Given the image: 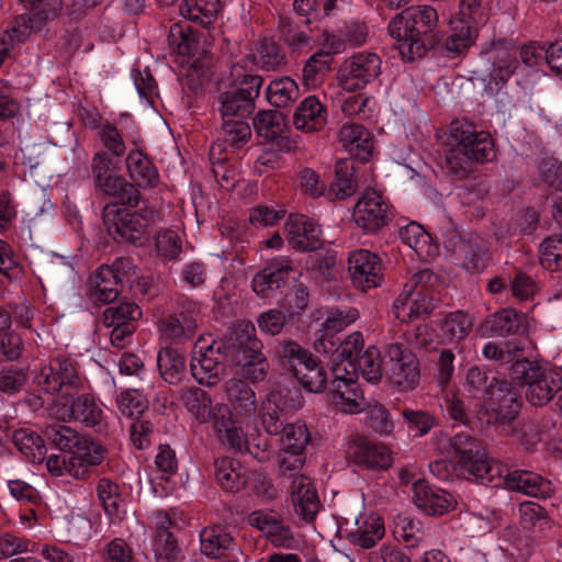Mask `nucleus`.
Wrapping results in <instances>:
<instances>
[{"label": "nucleus", "instance_id": "nucleus-54", "mask_svg": "<svg viewBox=\"0 0 562 562\" xmlns=\"http://www.w3.org/2000/svg\"><path fill=\"white\" fill-rule=\"evenodd\" d=\"M168 44L178 55L191 56L196 50L198 41L190 26L175 23L169 30Z\"/></svg>", "mask_w": 562, "mask_h": 562}, {"label": "nucleus", "instance_id": "nucleus-31", "mask_svg": "<svg viewBox=\"0 0 562 562\" xmlns=\"http://www.w3.org/2000/svg\"><path fill=\"white\" fill-rule=\"evenodd\" d=\"M251 91L241 94L232 87L227 91L220 93L217 98L218 111L222 117H247L255 110V100L257 99V89L254 86Z\"/></svg>", "mask_w": 562, "mask_h": 562}, {"label": "nucleus", "instance_id": "nucleus-6", "mask_svg": "<svg viewBox=\"0 0 562 562\" xmlns=\"http://www.w3.org/2000/svg\"><path fill=\"white\" fill-rule=\"evenodd\" d=\"M36 385L48 394L75 396L83 387L74 362L70 359L56 357L43 366L35 376Z\"/></svg>", "mask_w": 562, "mask_h": 562}, {"label": "nucleus", "instance_id": "nucleus-55", "mask_svg": "<svg viewBox=\"0 0 562 562\" xmlns=\"http://www.w3.org/2000/svg\"><path fill=\"white\" fill-rule=\"evenodd\" d=\"M44 436L55 448L68 454H71L81 437L71 427L58 423L46 426Z\"/></svg>", "mask_w": 562, "mask_h": 562}, {"label": "nucleus", "instance_id": "nucleus-52", "mask_svg": "<svg viewBox=\"0 0 562 562\" xmlns=\"http://www.w3.org/2000/svg\"><path fill=\"white\" fill-rule=\"evenodd\" d=\"M122 280L115 277L109 266H102L95 273V297L102 303H112L121 292Z\"/></svg>", "mask_w": 562, "mask_h": 562}, {"label": "nucleus", "instance_id": "nucleus-21", "mask_svg": "<svg viewBox=\"0 0 562 562\" xmlns=\"http://www.w3.org/2000/svg\"><path fill=\"white\" fill-rule=\"evenodd\" d=\"M413 492L414 504L426 515L441 516L452 510L457 505V501L450 493L430 486L423 480L414 483Z\"/></svg>", "mask_w": 562, "mask_h": 562}, {"label": "nucleus", "instance_id": "nucleus-36", "mask_svg": "<svg viewBox=\"0 0 562 562\" xmlns=\"http://www.w3.org/2000/svg\"><path fill=\"white\" fill-rule=\"evenodd\" d=\"M355 171V161L350 158H341L336 162L335 177L327 192L329 200H345L356 193Z\"/></svg>", "mask_w": 562, "mask_h": 562}, {"label": "nucleus", "instance_id": "nucleus-61", "mask_svg": "<svg viewBox=\"0 0 562 562\" xmlns=\"http://www.w3.org/2000/svg\"><path fill=\"white\" fill-rule=\"evenodd\" d=\"M401 415L407 430L414 437L426 436L436 425V418L427 411L403 408Z\"/></svg>", "mask_w": 562, "mask_h": 562}, {"label": "nucleus", "instance_id": "nucleus-53", "mask_svg": "<svg viewBox=\"0 0 562 562\" xmlns=\"http://www.w3.org/2000/svg\"><path fill=\"white\" fill-rule=\"evenodd\" d=\"M497 382H501V380L490 376L486 371L479 367H473L467 372L464 389L473 397L482 400L484 396H491Z\"/></svg>", "mask_w": 562, "mask_h": 562}, {"label": "nucleus", "instance_id": "nucleus-14", "mask_svg": "<svg viewBox=\"0 0 562 562\" xmlns=\"http://www.w3.org/2000/svg\"><path fill=\"white\" fill-rule=\"evenodd\" d=\"M382 261L376 254L367 249H357L348 256V272L355 288L367 292L381 284L383 279Z\"/></svg>", "mask_w": 562, "mask_h": 562}, {"label": "nucleus", "instance_id": "nucleus-2", "mask_svg": "<svg viewBox=\"0 0 562 562\" xmlns=\"http://www.w3.org/2000/svg\"><path fill=\"white\" fill-rule=\"evenodd\" d=\"M446 452L463 475L482 485L501 486L502 465L488 460L476 437L458 432L449 439Z\"/></svg>", "mask_w": 562, "mask_h": 562}, {"label": "nucleus", "instance_id": "nucleus-40", "mask_svg": "<svg viewBox=\"0 0 562 562\" xmlns=\"http://www.w3.org/2000/svg\"><path fill=\"white\" fill-rule=\"evenodd\" d=\"M472 326V316L462 311H454L440 321V336L447 342H459L469 335Z\"/></svg>", "mask_w": 562, "mask_h": 562}, {"label": "nucleus", "instance_id": "nucleus-46", "mask_svg": "<svg viewBox=\"0 0 562 562\" xmlns=\"http://www.w3.org/2000/svg\"><path fill=\"white\" fill-rule=\"evenodd\" d=\"M14 446L32 463H42L46 458L44 440L36 432L29 429H18L13 434Z\"/></svg>", "mask_w": 562, "mask_h": 562}, {"label": "nucleus", "instance_id": "nucleus-10", "mask_svg": "<svg viewBox=\"0 0 562 562\" xmlns=\"http://www.w3.org/2000/svg\"><path fill=\"white\" fill-rule=\"evenodd\" d=\"M200 319V306L193 301H183L178 312L162 316L157 325L162 338L175 344L192 339Z\"/></svg>", "mask_w": 562, "mask_h": 562}, {"label": "nucleus", "instance_id": "nucleus-35", "mask_svg": "<svg viewBox=\"0 0 562 562\" xmlns=\"http://www.w3.org/2000/svg\"><path fill=\"white\" fill-rule=\"evenodd\" d=\"M279 38L291 52H300L311 46L312 29L310 20L302 19L300 22L286 18H280Z\"/></svg>", "mask_w": 562, "mask_h": 562}, {"label": "nucleus", "instance_id": "nucleus-59", "mask_svg": "<svg viewBox=\"0 0 562 562\" xmlns=\"http://www.w3.org/2000/svg\"><path fill=\"white\" fill-rule=\"evenodd\" d=\"M187 409L194 415L200 423H207L212 398L207 392L200 387H190L182 395Z\"/></svg>", "mask_w": 562, "mask_h": 562}, {"label": "nucleus", "instance_id": "nucleus-45", "mask_svg": "<svg viewBox=\"0 0 562 562\" xmlns=\"http://www.w3.org/2000/svg\"><path fill=\"white\" fill-rule=\"evenodd\" d=\"M302 386L312 393L324 392L328 386L327 372L321 366L319 360L312 356V361H306L303 366L295 369L293 374Z\"/></svg>", "mask_w": 562, "mask_h": 562}, {"label": "nucleus", "instance_id": "nucleus-38", "mask_svg": "<svg viewBox=\"0 0 562 562\" xmlns=\"http://www.w3.org/2000/svg\"><path fill=\"white\" fill-rule=\"evenodd\" d=\"M214 476L220 486L227 492H238L246 484L243 467L236 459L222 457L214 460Z\"/></svg>", "mask_w": 562, "mask_h": 562}, {"label": "nucleus", "instance_id": "nucleus-15", "mask_svg": "<svg viewBox=\"0 0 562 562\" xmlns=\"http://www.w3.org/2000/svg\"><path fill=\"white\" fill-rule=\"evenodd\" d=\"M385 356L392 362V382L403 391L415 389L420 379L419 361L416 356L401 342L390 344Z\"/></svg>", "mask_w": 562, "mask_h": 562}, {"label": "nucleus", "instance_id": "nucleus-28", "mask_svg": "<svg viewBox=\"0 0 562 562\" xmlns=\"http://www.w3.org/2000/svg\"><path fill=\"white\" fill-rule=\"evenodd\" d=\"M223 389L228 403L227 406L234 414L245 418H249L256 414V393L247 381L232 378L225 381Z\"/></svg>", "mask_w": 562, "mask_h": 562}, {"label": "nucleus", "instance_id": "nucleus-22", "mask_svg": "<svg viewBox=\"0 0 562 562\" xmlns=\"http://www.w3.org/2000/svg\"><path fill=\"white\" fill-rule=\"evenodd\" d=\"M291 499L295 514L307 522H312L319 508L321 502L310 477L296 475L290 485Z\"/></svg>", "mask_w": 562, "mask_h": 562}, {"label": "nucleus", "instance_id": "nucleus-4", "mask_svg": "<svg viewBox=\"0 0 562 562\" xmlns=\"http://www.w3.org/2000/svg\"><path fill=\"white\" fill-rule=\"evenodd\" d=\"M496 403V407L488 408L480 403L475 409V418L482 427L496 425L506 434H514V423L521 406V400L517 389L512 382L501 380L490 396Z\"/></svg>", "mask_w": 562, "mask_h": 562}, {"label": "nucleus", "instance_id": "nucleus-25", "mask_svg": "<svg viewBox=\"0 0 562 562\" xmlns=\"http://www.w3.org/2000/svg\"><path fill=\"white\" fill-rule=\"evenodd\" d=\"M105 453L106 449L100 442L81 435L70 454V475L75 479H85L89 468L100 464Z\"/></svg>", "mask_w": 562, "mask_h": 562}, {"label": "nucleus", "instance_id": "nucleus-44", "mask_svg": "<svg viewBox=\"0 0 562 562\" xmlns=\"http://www.w3.org/2000/svg\"><path fill=\"white\" fill-rule=\"evenodd\" d=\"M268 102L276 108L291 106L299 98L297 83L290 77L273 79L266 89Z\"/></svg>", "mask_w": 562, "mask_h": 562}, {"label": "nucleus", "instance_id": "nucleus-50", "mask_svg": "<svg viewBox=\"0 0 562 562\" xmlns=\"http://www.w3.org/2000/svg\"><path fill=\"white\" fill-rule=\"evenodd\" d=\"M229 87L240 92L241 94H246L247 91H251L250 88L252 86L256 89L257 86V98L260 94V89L263 83V78L252 72V69L248 67L246 59H243L232 66L229 71Z\"/></svg>", "mask_w": 562, "mask_h": 562}, {"label": "nucleus", "instance_id": "nucleus-30", "mask_svg": "<svg viewBox=\"0 0 562 562\" xmlns=\"http://www.w3.org/2000/svg\"><path fill=\"white\" fill-rule=\"evenodd\" d=\"M326 108L315 95L305 98L293 114V125L296 130L312 133L319 131L326 124Z\"/></svg>", "mask_w": 562, "mask_h": 562}, {"label": "nucleus", "instance_id": "nucleus-48", "mask_svg": "<svg viewBox=\"0 0 562 562\" xmlns=\"http://www.w3.org/2000/svg\"><path fill=\"white\" fill-rule=\"evenodd\" d=\"M245 117H222L221 140L224 148H239L251 137V130Z\"/></svg>", "mask_w": 562, "mask_h": 562}, {"label": "nucleus", "instance_id": "nucleus-7", "mask_svg": "<svg viewBox=\"0 0 562 562\" xmlns=\"http://www.w3.org/2000/svg\"><path fill=\"white\" fill-rule=\"evenodd\" d=\"M103 224L109 235L117 243L136 244L142 239L150 218L138 212L108 203L102 211Z\"/></svg>", "mask_w": 562, "mask_h": 562}, {"label": "nucleus", "instance_id": "nucleus-34", "mask_svg": "<svg viewBox=\"0 0 562 562\" xmlns=\"http://www.w3.org/2000/svg\"><path fill=\"white\" fill-rule=\"evenodd\" d=\"M69 407L64 412L63 418L79 422L87 427L98 426L102 420V409L98 406L94 397L89 393H77L71 396Z\"/></svg>", "mask_w": 562, "mask_h": 562}, {"label": "nucleus", "instance_id": "nucleus-41", "mask_svg": "<svg viewBox=\"0 0 562 562\" xmlns=\"http://www.w3.org/2000/svg\"><path fill=\"white\" fill-rule=\"evenodd\" d=\"M312 356L300 344L289 339L278 341L274 347V358L279 366L291 370L293 374L295 369H299L306 361H312Z\"/></svg>", "mask_w": 562, "mask_h": 562}, {"label": "nucleus", "instance_id": "nucleus-58", "mask_svg": "<svg viewBox=\"0 0 562 562\" xmlns=\"http://www.w3.org/2000/svg\"><path fill=\"white\" fill-rule=\"evenodd\" d=\"M475 162L477 161L467 154L464 146L458 147L453 144L446 155L447 172L457 180L468 177L472 172Z\"/></svg>", "mask_w": 562, "mask_h": 562}, {"label": "nucleus", "instance_id": "nucleus-17", "mask_svg": "<svg viewBox=\"0 0 562 562\" xmlns=\"http://www.w3.org/2000/svg\"><path fill=\"white\" fill-rule=\"evenodd\" d=\"M289 245L299 251H315L323 246L322 229L303 214H291L284 223Z\"/></svg>", "mask_w": 562, "mask_h": 562}, {"label": "nucleus", "instance_id": "nucleus-57", "mask_svg": "<svg viewBox=\"0 0 562 562\" xmlns=\"http://www.w3.org/2000/svg\"><path fill=\"white\" fill-rule=\"evenodd\" d=\"M119 413L127 418H140L148 409V401L135 389L122 391L116 397Z\"/></svg>", "mask_w": 562, "mask_h": 562}, {"label": "nucleus", "instance_id": "nucleus-20", "mask_svg": "<svg viewBox=\"0 0 562 562\" xmlns=\"http://www.w3.org/2000/svg\"><path fill=\"white\" fill-rule=\"evenodd\" d=\"M439 299L431 293L415 291L413 285L405 284L402 293L393 303L396 318L402 322L412 321L423 315H429L436 307Z\"/></svg>", "mask_w": 562, "mask_h": 562}, {"label": "nucleus", "instance_id": "nucleus-56", "mask_svg": "<svg viewBox=\"0 0 562 562\" xmlns=\"http://www.w3.org/2000/svg\"><path fill=\"white\" fill-rule=\"evenodd\" d=\"M350 368L358 369L368 382L378 383L382 379L380 350L375 346H369Z\"/></svg>", "mask_w": 562, "mask_h": 562}, {"label": "nucleus", "instance_id": "nucleus-1", "mask_svg": "<svg viewBox=\"0 0 562 562\" xmlns=\"http://www.w3.org/2000/svg\"><path fill=\"white\" fill-rule=\"evenodd\" d=\"M438 24V13L430 5H412L397 13L387 25V32L397 41L403 59L423 58L436 41L431 35Z\"/></svg>", "mask_w": 562, "mask_h": 562}, {"label": "nucleus", "instance_id": "nucleus-43", "mask_svg": "<svg viewBox=\"0 0 562 562\" xmlns=\"http://www.w3.org/2000/svg\"><path fill=\"white\" fill-rule=\"evenodd\" d=\"M161 378L169 384H178L184 376V357L171 347L162 348L157 356Z\"/></svg>", "mask_w": 562, "mask_h": 562}, {"label": "nucleus", "instance_id": "nucleus-60", "mask_svg": "<svg viewBox=\"0 0 562 562\" xmlns=\"http://www.w3.org/2000/svg\"><path fill=\"white\" fill-rule=\"evenodd\" d=\"M255 61L265 70H277L285 65V55L276 42L265 38L258 43Z\"/></svg>", "mask_w": 562, "mask_h": 562}, {"label": "nucleus", "instance_id": "nucleus-19", "mask_svg": "<svg viewBox=\"0 0 562 562\" xmlns=\"http://www.w3.org/2000/svg\"><path fill=\"white\" fill-rule=\"evenodd\" d=\"M293 271V261L289 257L271 259L268 265L252 278V290L261 297H271L286 284Z\"/></svg>", "mask_w": 562, "mask_h": 562}, {"label": "nucleus", "instance_id": "nucleus-24", "mask_svg": "<svg viewBox=\"0 0 562 562\" xmlns=\"http://www.w3.org/2000/svg\"><path fill=\"white\" fill-rule=\"evenodd\" d=\"M512 491H517L535 497H550L553 487L550 481L544 480L539 474L530 471H513L508 472L502 467V481Z\"/></svg>", "mask_w": 562, "mask_h": 562}, {"label": "nucleus", "instance_id": "nucleus-5", "mask_svg": "<svg viewBox=\"0 0 562 562\" xmlns=\"http://www.w3.org/2000/svg\"><path fill=\"white\" fill-rule=\"evenodd\" d=\"M95 188L104 195L113 198L115 204L134 207L140 200V192L135 184L113 172V161L105 151L94 154L91 162Z\"/></svg>", "mask_w": 562, "mask_h": 562}, {"label": "nucleus", "instance_id": "nucleus-49", "mask_svg": "<svg viewBox=\"0 0 562 562\" xmlns=\"http://www.w3.org/2000/svg\"><path fill=\"white\" fill-rule=\"evenodd\" d=\"M333 59L331 54L324 49L313 54L306 60L302 70L304 85L306 87L318 86L330 70Z\"/></svg>", "mask_w": 562, "mask_h": 562}, {"label": "nucleus", "instance_id": "nucleus-13", "mask_svg": "<svg viewBox=\"0 0 562 562\" xmlns=\"http://www.w3.org/2000/svg\"><path fill=\"white\" fill-rule=\"evenodd\" d=\"M353 222L366 233L375 234L391 221L387 202L375 191H366L352 212Z\"/></svg>", "mask_w": 562, "mask_h": 562}, {"label": "nucleus", "instance_id": "nucleus-63", "mask_svg": "<svg viewBox=\"0 0 562 562\" xmlns=\"http://www.w3.org/2000/svg\"><path fill=\"white\" fill-rule=\"evenodd\" d=\"M358 317L359 312L355 307H331L327 311L322 331L335 335L356 322Z\"/></svg>", "mask_w": 562, "mask_h": 562}, {"label": "nucleus", "instance_id": "nucleus-42", "mask_svg": "<svg viewBox=\"0 0 562 562\" xmlns=\"http://www.w3.org/2000/svg\"><path fill=\"white\" fill-rule=\"evenodd\" d=\"M218 8V0H183L180 13L184 19L207 27L216 19Z\"/></svg>", "mask_w": 562, "mask_h": 562}, {"label": "nucleus", "instance_id": "nucleus-27", "mask_svg": "<svg viewBox=\"0 0 562 562\" xmlns=\"http://www.w3.org/2000/svg\"><path fill=\"white\" fill-rule=\"evenodd\" d=\"M260 419L267 434L276 436L289 425V406L281 391H271L260 408Z\"/></svg>", "mask_w": 562, "mask_h": 562}, {"label": "nucleus", "instance_id": "nucleus-47", "mask_svg": "<svg viewBox=\"0 0 562 562\" xmlns=\"http://www.w3.org/2000/svg\"><path fill=\"white\" fill-rule=\"evenodd\" d=\"M286 127L285 116L277 110H265L254 117L255 132L266 139L280 137Z\"/></svg>", "mask_w": 562, "mask_h": 562}, {"label": "nucleus", "instance_id": "nucleus-62", "mask_svg": "<svg viewBox=\"0 0 562 562\" xmlns=\"http://www.w3.org/2000/svg\"><path fill=\"white\" fill-rule=\"evenodd\" d=\"M541 266L551 271L562 268V234L547 237L539 246Z\"/></svg>", "mask_w": 562, "mask_h": 562}, {"label": "nucleus", "instance_id": "nucleus-29", "mask_svg": "<svg viewBox=\"0 0 562 562\" xmlns=\"http://www.w3.org/2000/svg\"><path fill=\"white\" fill-rule=\"evenodd\" d=\"M339 142L346 150L361 162L367 161L373 149L370 132L360 124L346 123L339 130Z\"/></svg>", "mask_w": 562, "mask_h": 562}, {"label": "nucleus", "instance_id": "nucleus-16", "mask_svg": "<svg viewBox=\"0 0 562 562\" xmlns=\"http://www.w3.org/2000/svg\"><path fill=\"white\" fill-rule=\"evenodd\" d=\"M32 11L18 15L12 25L13 36L24 42L32 32H38L48 22L56 19L63 8V0H30Z\"/></svg>", "mask_w": 562, "mask_h": 562}, {"label": "nucleus", "instance_id": "nucleus-9", "mask_svg": "<svg viewBox=\"0 0 562 562\" xmlns=\"http://www.w3.org/2000/svg\"><path fill=\"white\" fill-rule=\"evenodd\" d=\"M221 347V344H206L202 339L194 345L190 369L199 384L211 387L222 380L226 367Z\"/></svg>", "mask_w": 562, "mask_h": 562}, {"label": "nucleus", "instance_id": "nucleus-51", "mask_svg": "<svg viewBox=\"0 0 562 562\" xmlns=\"http://www.w3.org/2000/svg\"><path fill=\"white\" fill-rule=\"evenodd\" d=\"M142 317L139 306L130 301H122L117 304L108 306L103 312V324L112 325H132Z\"/></svg>", "mask_w": 562, "mask_h": 562}, {"label": "nucleus", "instance_id": "nucleus-32", "mask_svg": "<svg viewBox=\"0 0 562 562\" xmlns=\"http://www.w3.org/2000/svg\"><path fill=\"white\" fill-rule=\"evenodd\" d=\"M485 325L499 337L522 335L528 330V318L525 313L514 308H503L491 315Z\"/></svg>", "mask_w": 562, "mask_h": 562}, {"label": "nucleus", "instance_id": "nucleus-12", "mask_svg": "<svg viewBox=\"0 0 562 562\" xmlns=\"http://www.w3.org/2000/svg\"><path fill=\"white\" fill-rule=\"evenodd\" d=\"M450 137L456 146H464L467 154L479 162L492 160L495 156L491 134L477 131L472 123L465 120H457L451 123Z\"/></svg>", "mask_w": 562, "mask_h": 562}, {"label": "nucleus", "instance_id": "nucleus-11", "mask_svg": "<svg viewBox=\"0 0 562 562\" xmlns=\"http://www.w3.org/2000/svg\"><path fill=\"white\" fill-rule=\"evenodd\" d=\"M381 72V59L373 53H361L344 61L338 72L339 86L346 91L364 88Z\"/></svg>", "mask_w": 562, "mask_h": 562}, {"label": "nucleus", "instance_id": "nucleus-18", "mask_svg": "<svg viewBox=\"0 0 562 562\" xmlns=\"http://www.w3.org/2000/svg\"><path fill=\"white\" fill-rule=\"evenodd\" d=\"M350 460L363 470H386L392 464L390 449L364 437L353 439L348 447Z\"/></svg>", "mask_w": 562, "mask_h": 562}, {"label": "nucleus", "instance_id": "nucleus-3", "mask_svg": "<svg viewBox=\"0 0 562 562\" xmlns=\"http://www.w3.org/2000/svg\"><path fill=\"white\" fill-rule=\"evenodd\" d=\"M514 380L526 386V400L536 407L546 406L562 392V369L543 367L532 361L516 363Z\"/></svg>", "mask_w": 562, "mask_h": 562}, {"label": "nucleus", "instance_id": "nucleus-39", "mask_svg": "<svg viewBox=\"0 0 562 562\" xmlns=\"http://www.w3.org/2000/svg\"><path fill=\"white\" fill-rule=\"evenodd\" d=\"M384 533L382 519L376 516H369L357 521V529L351 531L348 538L355 547L370 549L384 537Z\"/></svg>", "mask_w": 562, "mask_h": 562}, {"label": "nucleus", "instance_id": "nucleus-37", "mask_svg": "<svg viewBox=\"0 0 562 562\" xmlns=\"http://www.w3.org/2000/svg\"><path fill=\"white\" fill-rule=\"evenodd\" d=\"M126 168L135 187H155L158 171L153 161L138 149H133L126 157Z\"/></svg>", "mask_w": 562, "mask_h": 562}, {"label": "nucleus", "instance_id": "nucleus-23", "mask_svg": "<svg viewBox=\"0 0 562 562\" xmlns=\"http://www.w3.org/2000/svg\"><path fill=\"white\" fill-rule=\"evenodd\" d=\"M201 552L211 559H222L228 554L241 555L233 536L220 525L209 526L200 532Z\"/></svg>", "mask_w": 562, "mask_h": 562}, {"label": "nucleus", "instance_id": "nucleus-33", "mask_svg": "<svg viewBox=\"0 0 562 562\" xmlns=\"http://www.w3.org/2000/svg\"><path fill=\"white\" fill-rule=\"evenodd\" d=\"M328 389L333 404L340 411L356 414L364 409L366 400L355 378H348L347 382H336Z\"/></svg>", "mask_w": 562, "mask_h": 562}, {"label": "nucleus", "instance_id": "nucleus-26", "mask_svg": "<svg viewBox=\"0 0 562 562\" xmlns=\"http://www.w3.org/2000/svg\"><path fill=\"white\" fill-rule=\"evenodd\" d=\"M234 341L240 353L237 364L254 366L259 359H267L263 353V344L256 335V328L250 322H240L234 329Z\"/></svg>", "mask_w": 562, "mask_h": 562}, {"label": "nucleus", "instance_id": "nucleus-8", "mask_svg": "<svg viewBox=\"0 0 562 562\" xmlns=\"http://www.w3.org/2000/svg\"><path fill=\"white\" fill-rule=\"evenodd\" d=\"M481 18V0H460L459 12L449 22L451 34L446 41L447 50L458 55L468 49L476 38Z\"/></svg>", "mask_w": 562, "mask_h": 562}, {"label": "nucleus", "instance_id": "nucleus-64", "mask_svg": "<svg viewBox=\"0 0 562 562\" xmlns=\"http://www.w3.org/2000/svg\"><path fill=\"white\" fill-rule=\"evenodd\" d=\"M281 434V447L288 451H304L311 439L306 424L300 420L289 424Z\"/></svg>", "mask_w": 562, "mask_h": 562}]
</instances>
